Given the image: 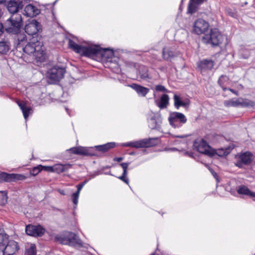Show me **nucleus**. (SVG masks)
<instances>
[{
	"label": "nucleus",
	"instance_id": "obj_1",
	"mask_svg": "<svg viewBox=\"0 0 255 255\" xmlns=\"http://www.w3.org/2000/svg\"><path fill=\"white\" fill-rule=\"evenodd\" d=\"M69 45L76 53L86 57H94L100 56L103 60L108 61L114 55L113 51L109 48L103 49L98 45L81 46L76 44L72 40H69Z\"/></svg>",
	"mask_w": 255,
	"mask_h": 255
},
{
	"label": "nucleus",
	"instance_id": "obj_2",
	"mask_svg": "<svg viewBox=\"0 0 255 255\" xmlns=\"http://www.w3.org/2000/svg\"><path fill=\"white\" fill-rule=\"evenodd\" d=\"M22 24V19L20 14H12L4 23V28L5 31L15 35L14 39L17 41V46L20 44V41L23 42L26 40L25 35L20 33V29Z\"/></svg>",
	"mask_w": 255,
	"mask_h": 255
},
{
	"label": "nucleus",
	"instance_id": "obj_3",
	"mask_svg": "<svg viewBox=\"0 0 255 255\" xmlns=\"http://www.w3.org/2000/svg\"><path fill=\"white\" fill-rule=\"evenodd\" d=\"M55 240L62 245L75 247H83L82 241L76 234L71 232H65L62 234L56 235Z\"/></svg>",
	"mask_w": 255,
	"mask_h": 255
},
{
	"label": "nucleus",
	"instance_id": "obj_4",
	"mask_svg": "<svg viewBox=\"0 0 255 255\" xmlns=\"http://www.w3.org/2000/svg\"><path fill=\"white\" fill-rule=\"evenodd\" d=\"M223 40V35L216 29H211L209 33L205 34L203 37L202 41L206 44H209L212 46H218L222 43Z\"/></svg>",
	"mask_w": 255,
	"mask_h": 255
},
{
	"label": "nucleus",
	"instance_id": "obj_5",
	"mask_svg": "<svg viewBox=\"0 0 255 255\" xmlns=\"http://www.w3.org/2000/svg\"><path fill=\"white\" fill-rule=\"evenodd\" d=\"M168 121L172 127L178 128L187 122V119L185 115L181 113L173 112L170 114Z\"/></svg>",
	"mask_w": 255,
	"mask_h": 255
},
{
	"label": "nucleus",
	"instance_id": "obj_6",
	"mask_svg": "<svg viewBox=\"0 0 255 255\" xmlns=\"http://www.w3.org/2000/svg\"><path fill=\"white\" fill-rule=\"evenodd\" d=\"M193 147L198 152L210 157L215 155V150L211 148L204 139H201L200 141L195 140L193 143Z\"/></svg>",
	"mask_w": 255,
	"mask_h": 255
},
{
	"label": "nucleus",
	"instance_id": "obj_7",
	"mask_svg": "<svg viewBox=\"0 0 255 255\" xmlns=\"http://www.w3.org/2000/svg\"><path fill=\"white\" fill-rule=\"evenodd\" d=\"M65 72L64 68L54 66L48 71L47 76L53 82H58L64 77Z\"/></svg>",
	"mask_w": 255,
	"mask_h": 255
},
{
	"label": "nucleus",
	"instance_id": "obj_8",
	"mask_svg": "<svg viewBox=\"0 0 255 255\" xmlns=\"http://www.w3.org/2000/svg\"><path fill=\"white\" fill-rule=\"evenodd\" d=\"M25 32L29 35H32L33 38H37L38 33L42 31L41 25L35 19L26 24L24 28Z\"/></svg>",
	"mask_w": 255,
	"mask_h": 255
},
{
	"label": "nucleus",
	"instance_id": "obj_9",
	"mask_svg": "<svg viewBox=\"0 0 255 255\" xmlns=\"http://www.w3.org/2000/svg\"><path fill=\"white\" fill-rule=\"evenodd\" d=\"M253 154L250 151L242 152L237 157V161L235 163L236 166L242 168L244 165H250L253 160Z\"/></svg>",
	"mask_w": 255,
	"mask_h": 255
},
{
	"label": "nucleus",
	"instance_id": "obj_10",
	"mask_svg": "<svg viewBox=\"0 0 255 255\" xmlns=\"http://www.w3.org/2000/svg\"><path fill=\"white\" fill-rule=\"evenodd\" d=\"M20 44L18 47L17 46V41L14 42V45L16 49H22L25 54H26L30 56H32L34 52L36 49H39V44L40 42L38 40L35 42L34 40L32 42L28 43L24 47L21 46V43L22 42L20 41Z\"/></svg>",
	"mask_w": 255,
	"mask_h": 255
},
{
	"label": "nucleus",
	"instance_id": "obj_11",
	"mask_svg": "<svg viewBox=\"0 0 255 255\" xmlns=\"http://www.w3.org/2000/svg\"><path fill=\"white\" fill-rule=\"evenodd\" d=\"M0 4H4L6 5L7 10L12 14H18V10L22 9L23 6L22 1L20 0H10L8 1L0 0Z\"/></svg>",
	"mask_w": 255,
	"mask_h": 255
},
{
	"label": "nucleus",
	"instance_id": "obj_12",
	"mask_svg": "<svg viewBox=\"0 0 255 255\" xmlns=\"http://www.w3.org/2000/svg\"><path fill=\"white\" fill-rule=\"evenodd\" d=\"M25 232L31 236L41 237L45 232V229L40 225H28L26 226Z\"/></svg>",
	"mask_w": 255,
	"mask_h": 255
},
{
	"label": "nucleus",
	"instance_id": "obj_13",
	"mask_svg": "<svg viewBox=\"0 0 255 255\" xmlns=\"http://www.w3.org/2000/svg\"><path fill=\"white\" fill-rule=\"evenodd\" d=\"M6 245L1 248L3 255H13L18 251V246L17 242L13 240L7 241Z\"/></svg>",
	"mask_w": 255,
	"mask_h": 255
},
{
	"label": "nucleus",
	"instance_id": "obj_14",
	"mask_svg": "<svg viewBox=\"0 0 255 255\" xmlns=\"http://www.w3.org/2000/svg\"><path fill=\"white\" fill-rule=\"evenodd\" d=\"M157 138H144L139 140L133 141V147L145 148L154 146L156 144L155 141Z\"/></svg>",
	"mask_w": 255,
	"mask_h": 255
},
{
	"label": "nucleus",
	"instance_id": "obj_15",
	"mask_svg": "<svg viewBox=\"0 0 255 255\" xmlns=\"http://www.w3.org/2000/svg\"><path fill=\"white\" fill-rule=\"evenodd\" d=\"M209 24L203 19H198L195 21L193 25V32L199 35L204 33L208 28Z\"/></svg>",
	"mask_w": 255,
	"mask_h": 255
},
{
	"label": "nucleus",
	"instance_id": "obj_16",
	"mask_svg": "<svg viewBox=\"0 0 255 255\" xmlns=\"http://www.w3.org/2000/svg\"><path fill=\"white\" fill-rule=\"evenodd\" d=\"M32 58L34 59L37 62L44 61L46 58L45 48L41 42L39 44V49L35 50Z\"/></svg>",
	"mask_w": 255,
	"mask_h": 255
},
{
	"label": "nucleus",
	"instance_id": "obj_17",
	"mask_svg": "<svg viewBox=\"0 0 255 255\" xmlns=\"http://www.w3.org/2000/svg\"><path fill=\"white\" fill-rule=\"evenodd\" d=\"M11 43L9 38L5 37L0 40V54H5L10 50Z\"/></svg>",
	"mask_w": 255,
	"mask_h": 255
},
{
	"label": "nucleus",
	"instance_id": "obj_18",
	"mask_svg": "<svg viewBox=\"0 0 255 255\" xmlns=\"http://www.w3.org/2000/svg\"><path fill=\"white\" fill-rule=\"evenodd\" d=\"M214 66V62L212 60L204 59L201 61L198 65V68L201 71L211 70Z\"/></svg>",
	"mask_w": 255,
	"mask_h": 255
},
{
	"label": "nucleus",
	"instance_id": "obj_19",
	"mask_svg": "<svg viewBox=\"0 0 255 255\" xmlns=\"http://www.w3.org/2000/svg\"><path fill=\"white\" fill-rule=\"evenodd\" d=\"M39 13V9L32 4H28L24 8V14L27 17H33Z\"/></svg>",
	"mask_w": 255,
	"mask_h": 255
},
{
	"label": "nucleus",
	"instance_id": "obj_20",
	"mask_svg": "<svg viewBox=\"0 0 255 255\" xmlns=\"http://www.w3.org/2000/svg\"><path fill=\"white\" fill-rule=\"evenodd\" d=\"M177 55V52L171 50L170 48H164L162 50V57L165 60L170 61Z\"/></svg>",
	"mask_w": 255,
	"mask_h": 255
},
{
	"label": "nucleus",
	"instance_id": "obj_21",
	"mask_svg": "<svg viewBox=\"0 0 255 255\" xmlns=\"http://www.w3.org/2000/svg\"><path fill=\"white\" fill-rule=\"evenodd\" d=\"M130 87L136 92L139 96L142 97H145L149 91V89L136 84H132Z\"/></svg>",
	"mask_w": 255,
	"mask_h": 255
},
{
	"label": "nucleus",
	"instance_id": "obj_22",
	"mask_svg": "<svg viewBox=\"0 0 255 255\" xmlns=\"http://www.w3.org/2000/svg\"><path fill=\"white\" fill-rule=\"evenodd\" d=\"M71 165L70 164H58L53 166V171L57 173H62L67 171L71 168Z\"/></svg>",
	"mask_w": 255,
	"mask_h": 255
},
{
	"label": "nucleus",
	"instance_id": "obj_23",
	"mask_svg": "<svg viewBox=\"0 0 255 255\" xmlns=\"http://www.w3.org/2000/svg\"><path fill=\"white\" fill-rule=\"evenodd\" d=\"M115 142H108L106 144L95 146V148L100 151L105 152L115 146Z\"/></svg>",
	"mask_w": 255,
	"mask_h": 255
},
{
	"label": "nucleus",
	"instance_id": "obj_24",
	"mask_svg": "<svg viewBox=\"0 0 255 255\" xmlns=\"http://www.w3.org/2000/svg\"><path fill=\"white\" fill-rule=\"evenodd\" d=\"M239 194H243L250 196L251 197L255 198V193L251 191L247 187L241 186L237 190Z\"/></svg>",
	"mask_w": 255,
	"mask_h": 255
},
{
	"label": "nucleus",
	"instance_id": "obj_25",
	"mask_svg": "<svg viewBox=\"0 0 255 255\" xmlns=\"http://www.w3.org/2000/svg\"><path fill=\"white\" fill-rule=\"evenodd\" d=\"M70 150L73 153L78 155H89L88 149L84 147L79 146L73 147L70 149Z\"/></svg>",
	"mask_w": 255,
	"mask_h": 255
},
{
	"label": "nucleus",
	"instance_id": "obj_26",
	"mask_svg": "<svg viewBox=\"0 0 255 255\" xmlns=\"http://www.w3.org/2000/svg\"><path fill=\"white\" fill-rule=\"evenodd\" d=\"M173 99L174 105L176 109H179L180 107H187L189 105L188 102L182 101L177 95H174Z\"/></svg>",
	"mask_w": 255,
	"mask_h": 255
},
{
	"label": "nucleus",
	"instance_id": "obj_27",
	"mask_svg": "<svg viewBox=\"0 0 255 255\" xmlns=\"http://www.w3.org/2000/svg\"><path fill=\"white\" fill-rule=\"evenodd\" d=\"M169 96L166 94H163L160 98V100L157 103V106L160 109L166 108L169 104Z\"/></svg>",
	"mask_w": 255,
	"mask_h": 255
},
{
	"label": "nucleus",
	"instance_id": "obj_28",
	"mask_svg": "<svg viewBox=\"0 0 255 255\" xmlns=\"http://www.w3.org/2000/svg\"><path fill=\"white\" fill-rule=\"evenodd\" d=\"M17 104L22 110L24 119L26 120L29 116V113L31 110V108L26 107L25 104L23 102L18 101L17 102Z\"/></svg>",
	"mask_w": 255,
	"mask_h": 255
},
{
	"label": "nucleus",
	"instance_id": "obj_29",
	"mask_svg": "<svg viewBox=\"0 0 255 255\" xmlns=\"http://www.w3.org/2000/svg\"><path fill=\"white\" fill-rule=\"evenodd\" d=\"M239 106L242 107H254L255 106V103L247 99H239Z\"/></svg>",
	"mask_w": 255,
	"mask_h": 255
},
{
	"label": "nucleus",
	"instance_id": "obj_30",
	"mask_svg": "<svg viewBox=\"0 0 255 255\" xmlns=\"http://www.w3.org/2000/svg\"><path fill=\"white\" fill-rule=\"evenodd\" d=\"M11 174L5 172L0 173V182H12Z\"/></svg>",
	"mask_w": 255,
	"mask_h": 255
},
{
	"label": "nucleus",
	"instance_id": "obj_31",
	"mask_svg": "<svg viewBox=\"0 0 255 255\" xmlns=\"http://www.w3.org/2000/svg\"><path fill=\"white\" fill-rule=\"evenodd\" d=\"M224 104L226 107H239V99L236 100L233 99L224 101Z\"/></svg>",
	"mask_w": 255,
	"mask_h": 255
},
{
	"label": "nucleus",
	"instance_id": "obj_32",
	"mask_svg": "<svg viewBox=\"0 0 255 255\" xmlns=\"http://www.w3.org/2000/svg\"><path fill=\"white\" fill-rule=\"evenodd\" d=\"M197 5V4L190 0L188 6V12L190 14L195 13L197 10L198 6Z\"/></svg>",
	"mask_w": 255,
	"mask_h": 255
},
{
	"label": "nucleus",
	"instance_id": "obj_33",
	"mask_svg": "<svg viewBox=\"0 0 255 255\" xmlns=\"http://www.w3.org/2000/svg\"><path fill=\"white\" fill-rule=\"evenodd\" d=\"M230 153L229 149L221 148L215 150V154H217L219 156H225L227 155Z\"/></svg>",
	"mask_w": 255,
	"mask_h": 255
},
{
	"label": "nucleus",
	"instance_id": "obj_34",
	"mask_svg": "<svg viewBox=\"0 0 255 255\" xmlns=\"http://www.w3.org/2000/svg\"><path fill=\"white\" fill-rule=\"evenodd\" d=\"M143 72L141 71V68H140L139 74L141 79L143 80H146L148 77V74L147 73V68L145 67H142Z\"/></svg>",
	"mask_w": 255,
	"mask_h": 255
},
{
	"label": "nucleus",
	"instance_id": "obj_35",
	"mask_svg": "<svg viewBox=\"0 0 255 255\" xmlns=\"http://www.w3.org/2000/svg\"><path fill=\"white\" fill-rule=\"evenodd\" d=\"M228 80V78L226 76L222 75L220 77L218 80V84L221 86L223 91H226V90H228L227 88L223 86V82L225 81H227Z\"/></svg>",
	"mask_w": 255,
	"mask_h": 255
},
{
	"label": "nucleus",
	"instance_id": "obj_36",
	"mask_svg": "<svg viewBox=\"0 0 255 255\" xmlns=\"http://www.w3.org/2000/svg\"><path fill=\"white\" fill-rule=\"evenodd\" d=\"M36 252V247L34 245H31L30 247L27 249L25 255H35Z\"/></svg>",
	"mask_w": 255,
	"mask_h": 255
},
{
	"label": "nucleus",
	"instance_id": "obj_37",
	"mask_svg": "<svg viewBox=\"0 0 255 255\" xmlns=\"http://www.w3.org/2000/svg\"><path fill=\"white\" fill-rule=\"evenodd\" d=\"M12 181H15L17 180H22L25 179V177L21 174H11Z\"/></svg>",
	"mask_w": 255,
	"mask_h": 255
},
{
	"label": "nucleus",
	"instance_id": "obj_38",
	"mask_svg": "<svg viewBox=\"0 0 255 255\" xmlns=\"http://www.w3.org/2000/svg\"><path fill=\"white\" fill-rule=\"evenodd\" d=\"M7 237L6 235L4 236L0 234V250L5 245L6 243H7Z\"/></svg>",
	"mask_w": 255,
	"mask_h": 255
},
{
	"label": "nucleus",
	"instance_id": "obj_39",
	"mask_svg": "<svg viewBox=\"0 0 255 255\" xmlns=\"http://www.w3.org/2000/svg\"><path fill=\"white\" fill-rule=\"evenodd\" d=\"M148 123H149V126L150 128L151 129H154L157 127V122L154 117H151L149 119V120L148 121Z\"/></svg>",
	"mask_w": 255,
	"mask_h": 255
},
{
	"label": "nucleus",
	"instance_id": "obj_40",
	"mask_svg": "<svg viewBox=\"0 0 255 255\" xmlns=\"http://www.w3.org/2000/svg\"><path fill=\"white\" fill-rule=\"evenodd\" d=\"M41 167L42 165H39L36 167H34L32 170L30 171V173L31 175L33 176L36 175L38 173L41 171Z\"/></svg>",
	"mask_w": 255,
	"mask_h": 255
},
{
	"label": "nucleus",
	"instance_id": "obj_41",
	"mask_svg": "<svg viewBox=\"0 0 255 255\" xmlns=\"http://www.w3.org/2000/svg\"><path fill=\"white\" fill-rule=\"evenodd\" d=\"M129 165V162H124L120 164V166L122 167L123 169V173L124 175H127L128 174V165Z\"/></svg>",
	"mask_w": 255,
	"mask_h": 255
},
{
	"label": "nucleus",
	"instance_id": "obj_42",
	"mask_svg": "<svg viewBox=\"0 0 255 255\" xmlns=\"http://www.w3.org/2000/svg\"><path fill=\"white\" fill-rule=\"evenodd\" d=\"M79 194H80L79 193H78L76 192L72 194L73 203L76 206L77 205L78 202V198H79Z\"/></svg>",
	"mask_w": 255,
	"mask_h": 255
},
{
	"label": "nucleus",
	"instance_id": "obj_43",
	"mask_svg": "<svg viewBox=\"0 0 255 255\" xmlns=\"http://www.w3.org/2000/svg\"><path fill=\"white\" fill-rule=\"evenodd\" d=\"M87 182V180H85L83 182L77 185V191L76 192L80 194V191L82 190L83 186L85 185V184Z\"/></svg>",
	"mask_w": 255,
	"mask_h": 255
},
{
	"label": "nucleus",
	"instance_id": "obj_44",
	"mask_svg": "<svg viewBox=\"0 0 255 255\" xmlns=\"http://www.w3.org/2000/svg\"><path fill=\"white\" fill-rule=\"evenodd\" d=\"M41 170H44L46 171L49 172H53V166H42L41 167Z\"/></svg>",
	"mask_w": 255,
	"mask_h": 255
},
{
	"label": "nucleus",
	"instance_id": "obj_45",
	"mask_svg": "<svg viewBox=\"0 0 255 255\" xmlns=\"http://www.w3.org/2000/svg\"><path fill=\"white\" fill-rule=\"evenodd\" d=\"M127 175H124V173H123L122 175L119 177V179H120L121 180L127 183V184H128L129 180L128 178L126 177Z\"/></svg>",
	"mask_w": 255,
	"mask_h": 255
},
{
	"label": "nucleus",
	"instance_id": "obj_46",
	"mask_svg": "<svg viewBox=\"0 0 255 255\" xmlns=\"http://www.w3.org/2000/svg\"><path fill=\"white\" fill-rule=\"evenodd\" d=\"M155 90L157 91L164 92L166 91L165 88L162 85H157L155 87Z\"/></svg>",
	"mask_w": 255,
	"mask_h": 255
},
{
	"label": "nucleus",
	"instance_id": "obj_47",
	"mask_svg": "<svg viewBox=\"0 0 255 255\" xmlns=\"http://www.w3.org/2000/svg\"><path fill=\"white\" fill-rule=\"evenodd\" d=\"M209 170H210V172L213 175L214 177L215 178H216V179H218V176L217 173L216 172H215L212 168H211L210 167H209Z\"/></svg>",
	"mask_w": 255,
	"mask_h": 255
},
{
	"label": "nucleus",
	"instance_id": "obj_48",
	"mask_svg": "<svg viewBox=\"0 0 255 255\" xmlns=\"http://www.w3.org/2000/svg\"><path fill=\"white\" fill-rule=\"evenodd\" d=\"M133 141H131L129 142L124 143L123 144V146H127V147H133Z\"/></svg>",
	"mask_w": 255,
	"mask_h": 255
},
{
	"label": "nucleus",
	"instance_id": "obj_49",
	"mask_svg": "<svg viewBox=\"0 0 255 255\" xmlns=\"http://www.w3.org/2000/svg\"><path fill=\"white\" fill-rule=\"evenodd\" d=\"M190 1H191V2H193L195 4L199 5L202 3L204 2V0H190Z\"/></svg>",
	"mask_w": 255,
	"mask_h": 255
},
{
	"label": "nucleus",
	"instance_id": "obj_50",
	"mask_svg": "<svg viewBox=\"0 0 255 255\" xmlns=\"http://www.w3.org/2000/svg\"><path fill=\"white\" fill-rule=\"evenodd\" d=\"M4 26L1 23H0V36L3 33L4 30Z\"/></svg>",
	"mask_w": 255,
	"mask_h": 255
},
{
	"label": "nucleus",
	"instance_id": "obj_51",
	"mask_svg": "<svg viewBox=\"0 0 255 255\" xmlns=\"http://www.w3.org/2000/svg\"><path fill=\"white\" fill-rule=\"evenodd\" d=\"M123 160V157H116L114 159V161H117L118 162H121V161H122Z\"/></svg>",
	"mask_w": 255,
	"mask_h": 255
},
{
	"label": "nucleus",
	"instance_id": "obj_52",
	"mask_svg": "<svg viewBox=\"0 0 255 255\" xmlns=\"http://www.w3.org/2000/svg\"><path fill=\"white\" fill-rule=\"evenodd\" d=\"M228 90L230 91L231 92H232L233 93H234L237 95H238V92L232 89L228 88Z\"/></svg>",
	"mask_w": 255,
	"mask_h": 255
},
{
	"label": "nucleus",
	"instance_id": "obj_53",
	"mask_svg": "<svg viewBox=\"0 0 255 255\" xmlns=\"http://www.w3.org/2000/svg\"><path fill=\"white\" fill-rule=\"evenodd\" d=\"M176 137L178 138H183L187 137V135H177Z\"/></svg>",
	"mask_w": 255,
	"mask_h": 255
},
{
	"label": "nucleus",
	"instance_id": "obj_54",
	"mask_svg": "<svg viewBox=\"0 0 255 255\" xmlns=\"http://www.w3.org/2000/svg\"><path fill=\"white\" fill-rule=\"evenodd\" d=\"M186 154L188 155L189 156H190V157L193 156V153L192 152H186Z\"/></svg>",
	"mask_w": 255,
	"mask_h": 255
},
{
	"label": "nucleus",
	"instance_id": "obj_55",
	"mask_svg": "<svg viewBox=\"0 0 255 255\" xmlns=\"http://www.w3.org/2000/svg\"><path fill=\"white\" fill-rule=\"evenodd\" d=\"M228 13L230 15H231L232 17H234L235 15V13L233 12H228Z\"/></svg>",
	"mask_w": 255,
	"mask_h": 255
},
{
	"label": "nucleus",
	"instance_id": "obj_56",
	"mask_svg": "<svg viewBox=\"0 0 255 255\" xmlns=\"http://www.w3.org/2000/svg\"><path fill=\"white\" fill-rule=\"evenodd\" d=\"M60 193L62 195H65V193H64V191L63 190L62 191H60Z\"/></svg>",
	"mask_w": 255,
	"mask_h": 255
},
{
	"label": "nucleus",
	"instance_id": "obj_57",
	"mask_svg": "<svg viewBox=\"0 0 255 255\" xmlns=\"http://www.w3.org/2000/svg\"><path fill=\"white\" fill-rule=\"evenodd\" d=\"M1 15H2V11H1V8H0V17H1Z\"/></svg>",
	"mask_w": 255,
	"mask_h": 255
},
{
	"label": "nucleus",
	"instance_id": "obj_58",
	"mask_svg": "<svg viewBox=\"0 0 255 255\" xmlns=\"http://www.w3.org/2000/svg\"><path fill=\"white\" fill-rule=\"evenodd\" d=\"M4 199H5V202H6L7 198V196H6V195H5V197H4Z\"/></svg>",
	"mask_w": 255,
	"mask_h": 255
},
{
	"label": "nucleus",
	"instance_id": "obj_59",
	"mask_svg": "<svg viewBox=\"0 0 255 255\" xmlns=\"http://www.w3.org/2000/svg\"><path fill=\"white\" fill-rule=\"evenodd\" d=\"M129 154H130V155H134V154H135V153H134V152H130V153H129Z\"/></svg>",
	"mask_w": 255,
	"mask_h": 255
},
{
	"label": "nucleus",
	"instance_id": "obj_60",
	"mask_svg": "<svg viewBox=\"0 0 255 255\" xmlns=\"http://www.w3.org/2000/svg\"><path fill=\"white\" fill-rule=\"evenodd\" d=\"M155 255V254L153 253V254H152L151 255Z\"/></svg>",
	"mask_w": 255,
	"mask_h": 255
}]
</instances>
